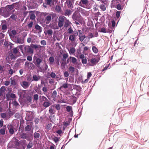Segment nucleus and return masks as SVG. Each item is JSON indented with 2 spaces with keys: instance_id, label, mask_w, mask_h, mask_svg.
I'll list each match as a JSON object with an SVG mask.
<instances>
[{
  "instance_id": "obj_1",
  "label": "nucleus",
  "mask_w": 149,
  "mask_h": 149,
  "mask_svg": "<svg viewBox=\"0 0 149 149\" xmlns=\"http://www.w3.org/2000/svg\"><path fill=\"white\" fill-rule=\"evenodd\" d=\"M18 47L22 52L24 55L33 54V49L29 46L21 45Z\"/></svg>"
},
{
  "instance_id": "obj_2",
  "label": "nucleus",
  "mask_w": 149,
  "mask_h": 149,
  "mask_svg": "<svg viewBox=\"0 0 149 149\" xmlns=\"http://www.w3.org/2000/svg\"><path fill=\"white\" fill-rule=\"evenodd\" d=\"M42 62V58L38 57L36 55H34L33 57V63L38 68H40V64Z\"/></svg>"
},
{
  "instance_id": "obj_3",
  "label": "nucleus",
  "mask_w": 149,
  "mask_h": 149,
  "mask_svg": "<svg viewBox=\"0 0 149 149\" xmlns=\"http://www.w3.org/2000/svg\"><path fill=\"white\" fill-rule=\"evenodd\" d=\"M78 33L77 31H74L73 33L70 35L69 36V40L72 42L73 43L76 39V37Z\"/></svg>"
},
{
  "instance_id": "obj_4",
  "label": "nucleus",
  "mask_w": 149,
  "mask_h": 149,
  "mask_svg": "<svg viewBox=\"0 0 149 149\" xmlns=\"http://www.w3.org/2000/svg\"><path fill=\"white\" fill-rule=\"evenodd\" d=\"M20 137L21 139H25L28 141H31L33 139L32 136L31 137L30 136L25 133H22L20 135Z\"/></svg>"
},
{
  "instance_id": "obj_5",
  "label": "nucleus",
  "mask_w": 149,
  "mask_h": 149,
  "mask_svg": "<svg viewBox=\"0 0 149 149\" xmlns=\"http://www.w3.org/2000/svg\"><path fill=\"white\" fill-rule=\"evenodd\" d=\"M72 18L74 21H79L80 19L81 16L79 13L75 12L72 15Z\"/></svg>"
},
{
  "instance_id": "obj_6",
  "label": "nucleus",
  "mask_w": 149,
  "mask_h": 149,
  "mask_svg": "<svg viewBox=\"0 0 149 149\" xmlns=\"http://www.w3.org/2000/svg\"><path fill=\"white\" fill-rule=\"evenodd\" d=\"M88 3V0H80L79 5L81 7L85 8Z\"/></svg>"
},
{
  "instance_id": "obj_7",
  "label": "nucleus",
  "mask_w": 149,
  "mask_h": 149,
  "mask_svg": "<svg viewBox=\"0 0 149 149\" xmlns=\"http://www.w3.org/2000/svg\"><path fill=\"white\" fill-rule=\"evenodd\" d=\"M7 100L8 101L11 100V98H15L16 96L15 94L13 93H10L8 92L6 95Z\"/></svg>"
},
{
  "instance_id": "obj_8",
  "label": "nucleus",
  "mask_w": 149,
  "mask_h": 149,
  "mask_svg": "<svg viewBox=\"0 0 149 149\" xmlns=\"http://www.w3.org/2000/svg\"><path fill=\"white\" fill-rule=\"evenodd\" d=\"M99 58L98 59V58H93L90 59V62L91 63V65H90L93 66L96 65V64L99 62Z\"/></svg>"
},
{
  "instance_id": "obj_9",
  "label": "nucleus",
  "mask_w": 149,
  "mask_h": 149,
  "mask_svg": "<svg viewBox=\"0 0 149 149\" xmlns=\"http://www.w3.org/2000/svg\"><path fill=\"white\" fill-rule=\"evenodd\" d=\"M30 84V82L26 81H22L21 84V86L24 89L27 88L29 87Z\"/></svg>"
},
{
  "instance_id": "obj_10",
  "label": "nucleus",
  "mask_w": 149,
  "mask_h": 149,
  "mask_svg": "<svg viewBox=\"0 0 149 149\" xmlns=\"http://www.w3.org/2000/svg\"><path fill=\"white\" fill-rule=\"evenodd\" d=\"M73 88L74 90H75L77 91L76 93L75 94V95H76L78 92H79L81 91L82 88L79 86L76 85H73Z\"/></svg>"
},
{
  "instance_id": "obj_11",
  "label": "nucleus",
  "mask_w": 149,
  "mask_h": 149,
  "mask_svg": "<svg viewBox=\"0 0 149 149\" xmlns=\"http://www.w3.org/2000/svg\"><path fill=\"white\" fill-rule=\"evenodd\" d=\"M49 113L51 115L54 114L55 113L56 111L54 105H52L49 107Z\"/></svg>"
},
{
  "instance_id": "obj_12",
  "label": "nucleus",
  "mask_w": 149,
  "mask_h": 149,
  "mask_svg": "<svg viewBox=\"0 0 149 149\" xmlns=\"http://www.w3.org/2000/svg\"><path fill=\"white\" fill-rule=\"evenodd\" d=\"M16 4V3H13L12 5H7L6 6L5 8L6 10L8 11H10V10H11L13 9L14 7Z\"/></svg>"
},
{
  "instance_id": "obj_13",
  "label": "nucleus",
  "mask_w": 149,
  "mask_h": 149,
  "mask_svg": "<svg viewBox=\"0 0 149 149\" xmlns=\"http://www.w3.org/2000/svg\"><path fill=\"white\" fill-rule=\"evenodd\" d=\"M69 85L68 83L66 81L65 83H63L62 85L59 87V89L61 90L63 89H66L68 88Z\"/></svg>"
},
{
  "instance_id": "obj_14",
  "label": "nucleus",
  "mask_w": 149,
  "mask_h": 149,
  "mask_svg": "<svg viewBox=\"0 0 149 149\" xmlns=\"http://www.w3.org/2000/svg\"><path fill=\"white\" fill-rule=\"evenodd\" d=\"M24 39L23 37L17 38L15 42L16 43L23 44L24 43Z\"/></svg>"
},
{
  "instance_id": "obj_15",
  "label": "nucleus",
  "mask_w": 149,
  "mask_h": 149,
  "mask_svg": "<svg viewBox=\"0 0 149 149\" xmlns=\"http://www.w3.org/2000/svg\"><path fill=\"white\" fill-rule=\"evenodd\" d=\"M77 98L74 96H72L70 99V104H73L75 103L77 101Z\"/></svg>"
},
{
  "instance_id": "obj_16",
  "label": "nucleus",
  "mask_w": 149,
  "mask_h": 149,
  "mask_svg": "<svg viewBox=\"0 0 149 149\" xmlns=\"http://www.w3.org/2000/svg\"><path fill=\"white\" fill-rule=\"evenodd\" d=\"M7 126L10 134H13L15 132L13 129L14 127L11 125H8Z\"/></svg>"
},
{
  "instance_id": "obj_17",
  "label": "nucleus",
  "mask_w": 149,
  "mask_h": 149,
  "mask_svg": "<svg viewBox=\"0 0 149 149\" xmlns=\"http://www.w3.org/2000/svg\"><path fill=\"white\" fill-rule=\"evenodd\" d=\"M66 111L70 112V114H72L73 111L72 110V107L70 106H68L66 107Z\"/></svg>"
},
{
  "instance_id": "obj_18",
  "label": "nucleus",
  "mask_w": 149,
  "mask_h": 149,
  "mask_svg": "<svg viewBox=\"0 0 149 149\" xmlns=\"http://www.w3.org/2000/svg\"><path fill=\"white\" fill-rule=\"evenodd\" d=\"M51 103L48 100V101L44 102L43 104V106L44 107L46 108L49 107L51 105Z\"/></svg>"
},
{
  "instance_id": "obj_19",
  "label": "nucleus",
  "mask_w": 149,
  "mask_h": 149,
  "mask_svg": "<svg viewBox=\"0 0 149 149\" xmlns=\"http://www.w3.org/2000/svg\"><path fill=\"white\" fill-rule=\"evenodd\" d=\"M68 54L67 53L64 54L63 55V57L64 59H62V60L63 61H64V62H63L61 64V65H65L66 64L65 62L64 61V59H65L67 58L68 57Z\"/></svg>"
},
{
  "instance_id": "obj_20",
  "label": "nucleus",
  "mask_w": 149,
  "mask_h": 149,
  "mask_svg": "<svg viewBox=\"0 0 149 149\" xmlns=\"http://www.w3.org/2000/svg\"><path fill=\"white\" fill-rule=\"evenodd\" d=\"M75 69L74 67L70 66L69 67L68 70L70 74H72L74 72Z\"/></svg>"
},
{
  "instance_id": "obj_21",
  "label": "nucleus",
  "mask_w": 149,
  "mask_h": 149,
  "mask_svg": "<svg viewBox=\"0 0 149 149\" xmlns=\"http://www.w3.org/2000/svg\"><path fill=\"white\" fill-rule=\"evenodd\" d=\"M41 77L40 76H37L36 75H34L32 77L33 81H38L40 78Z\"/></svg>"
},
{
  "instance_id": "obj_22",
  "label": "nucleus",
  "mask_w": 149,
  "mask_h": 149,
  "mask_svg": "<svg viewBox=\"0 0 149 149\" xmlns=\"http://www.w3.org/2000/svg\"><path fill=\"white\" fill-rule=\"evenodd\" d=\"M55 11L56 12L59 13L61 12V8L59 6L57 5L55 8Z\"/></svg>"
},
{
  "instance_id": "obj_23",
  "label": "nucleus",
  "mask_w": 149,
  "mask_h": 149,
  "mask_svg": "<svg viewBox=\"0 0 149 149\" xmlns=\"http://www.w3.org/2000/svg\"><path fill=\"white\" fill-rule=\"evenodd\" d=\"M51 19L52 18L49 14L45 17V20L47 21L46 22V23L47 24H49L51 21Z\"/></svg>"
},
{
  "instance_id": "obj_24",
  "label": "nucleus",
  "mask_w": 149,
  "mask_h": 149,
  "mask_svg": "<svg viewBox=\"0 0 149 149\" xmlns=\"http://www.w3.org/2000/svg\"><path fill=\"white\" fill-rule=\"evenodd\" d=\"M29 15L30 19L32 20H34L35 19L36 16L33 11H31L30 12Z\"/></svg>"
},
{
  "instance_id": "obj_25",
  "label": "nucleus",
  "mask_w": 149,
  "mask_h": 149,
  "mask_svg": "<svg viewBox=\"0 0 149 149\" xmlns=\"http://www.w3.org/2000/svg\"><path fill=\"white\" fill-rule=\"evenodd\" d=\"M46 35L48 34L49 36H52L53 34V31L51 29H49L45 32Z\"/></svg>"
},
{
  "instance_id": "obj_26",
  "label": "nucleus",
  "mask_w": 149,
  "mask_h": 149,
  "mask_svg": "<svg viewBox=\"0 0 149 149\" xmlns=\"http://www.w3.org/2000/svg\"><path fill=\"white\" fill-rule=\"evenodd\" d=\"M38 131L37 132H35L33 134V137L34 139H38L40 137V134L38 132Z\"/></svg>"
},
{
  "instance_id": "obj_27",
  "label": "nucleus",
  "mask_w": 149,
  "mask_h": 149,
  "mask_svg": "<svg viewBox=\"0 0 149 149\" xmlns=\"http://www.w3.org/2000/svg\"><path fill=\"white\" fill-rule=\"evenodd\" d=\"M56 95L57 92L55 90L53 91L52 94L53 99L54 101H56Z\"/></svg>"
},
{
  "instance_id": "obj_28",
  "label": "nucleus",
  "mask_w": 149,
  "mask_h": 149,
  "mask_svg": "<svg viewBox=\"0 0 149 149\" xmlns=\"http://www.w3.org/2000/svg\"><path fill=\"white\" fill-rule=\"evenodd\" d=\"M39 98H40V100H41V102H42V101L45 102L46 101H48V100L44 96H40Z\"/></svg>"
},
{
  "instance_id": "obj_29",
  "label": "nucleus",
  "mask_w": 149,
  "mask_h": 149,
  "mask_svg": "<svg viewBox=\"0 0 149 149\" xmlns=\"http://www.w3.org/2000/svg\"><path fill=\"white\" fill-rule=\"evenodd\" d=\"M10 84L11 85L15 86L16 84V81L15 79L11 77L10 79Z\"/></svg>"
},
{
  "instance_id": "obj_30",
  "label": "nucleus",
  "mask_w": 149,
  "mask_h": 149,
  "mask_svg": "<svg viewBox=\"0 0 149 149\" xmlns=\"http://www.w3.org/2000/svg\"><path fill=\"white\" fill-rule=\"evenodd\" d=\"M12 51L13 53L15 54H17L19 52V49H18L17 47L13 48L12 49Z\"/></svg>"
},
{
  "instance_id": "obj_31",
  "label": "nucleus",
  "mask_w": 149,
  "mask_h": 149,
  "mask_svg": "<svg viewBox=\"0 0 149 149\" xmlns=\"http://www.w3.org/2000/svg\"><path fill=\"white\" fill-rule=\"evenodd\" d=\"M26 80L29 82H30L31 84V82L33 81L32 77L31 75H28L26 77Z\"/></svg>"
},
{
  "instance_id": "obj_32",
  "label": "nucleus",
  "mask_w": 149,
  "mask_h": 149,
  "mask_svg": "<svg viewBox=\"0 0 149 149\" xmlns=\"http://www.w3.org/2000/svg\"><path fill=\"white\" fill-rule=\"evenodd\" d=\"M92 49L93 52L95 54H97L98 52V50L97 48L95 46H93L92 47Z\"/></svg>"
},
{
  "instance_id": "obj_33",
  "label": "nucleus",
  "mask_w": 149,
  "mask_h": 149,
  "mask_svg": "<svg viewBox=\"0 0 149 149\" xmlns=\"http://www.w3.org/2000/svg\"><path fill=\"white\" fill-rule=\"evenodd\" d=\"M70 22L69 21V20L66 19V20L65 21L64 23V27H68L70 24Z\"/></svg>"
},
{
  "instance_id": "obj_34",
  "label": "nucleus",
  "mask_w": 149,
  "mask_h": 149,
  "mask_svg": "<svg viewBox=\"0 0 149 149\" xmlns=\"http://www.w3.org/2000/svg\"><path fill=\"white\" fill-rule=\"evenodd\" d=\"M71 60V62L73 63H75L77 62V59L74 57L70 56L69 58Z\"/></svg>"
},
{
  "instance_id": "obj_35",
  "label": "nucleus",
  "mask_w": 149,
  "mask_h": 149,
  "mask_svg": "<svg viewBox=\"0 0 149 149\" xmlns=\"http://www.w3.org/2000/svg\"><path fill=\"white\" fill-rule=\"evenodd\" d=\"M35 29L37 30H39V31L41 32L42 31V28L39 26L38 24H36L35 26Z\"/></svg>"
},
{
  "instance_id": "obj_36",
  "label": "nucleus",
  "mask_w": 149,
  "mask_h": 149,
  "mask_svg": "<svg viewBox=\"0 0 149 149\" xmlns=\"http://www.w3.org/2000/svg\"><path fill=\"white\" fill-rule=\"evenodd\" d=\"M75 49L74 47H71L70 50L69 51V53L71 54H73L74 53V52H75Z\"/></svg>"
},
{
  "instance_id": "obj_37",
  "label": "nucleus",
  "mask_w": 149,
  "mask_h": 149,
  "mask_svg": "<svg viewBox=\"0 0 149 149\" xmlns=\"http://www.w3.org/2000/svg\"><path fill=\"white\" fill-rule=\"evenodd\" d=\"M65 19H66L65 17L63 16H61L59 17L58 18V21L63 22Z\"/></svg>"
},
{
  "instance_id": "obj_38",
  "label": "nucleus",
  "mask_w": 149,
  "mask_h": 149,
  "mask_svg": "<svg viewBox=\"0 0 149 149\" xmlns=\"http://www.w3.org/2000/svg\"><path fill=\"white\" fill-rule=\"evenodd\" d=\"M45 1L47 5H50L51 3L53 5L52 0H45Z\"/></svg>"
},
{
  "instance_id": "obj_39",
  "label": "nucleus",
  "mask_w": 149,
  "mask_h": 149,
  "mask_svg": "<svg viewBox=\"0 0 149 149\" xmlns=\"http://www.w3.org/2000/svg\"><path fill=\"white\" fill-rule=\"evenodd\" d=\"M29 68L31 70H33L35 68V65L33 63L30 62V64Z\"/></svg>"
},
{
  "instance_id": "obj_40",
  "label": "nucleus",
  "mask_w": 149,
  "mask_h": 149,
  "mask_svg": "<svg viewBox=\"0 0 149 149\" xmlns=\"http://www.w3.org/2000/svg\"><path fill=\"white\" fill-rule=\"evenodd\" d=\"M55 60L53 56H51L49 58V61L50 63L53 64Z\"/></svg>"
},
{
  "instance_id": "obj_41",
  "label": "nucleus",
  "mask_w": 149,
  "mask_h": 149,
  "mask_svg": "<svg viewBox=\"0 0 149 149\" xmlns=\"http://www.w3.org/2000/svg\"><path fill=\"white\" fill-rule=\"evenodd\" d=\"M100 8L103 11H104L106 10V7L104 4H101L100 6Z\"/></svg>"
},
{
  "instance_id": "obj_42",
  "label": "nucleus",
  "mask_w": 149,
  "mask_h": 149,
  "mask_svg": "<svg viewBox=\"0 0 149 149\" xmlns=\"http://www.w3.org/2000/svg\"><path fill=\"white\" fill-rule=\"evenodd\" d=\"M25 129L26 131H30L31 130V127L29 125H27L25 127Z\"/></svg>"
},
{
  "instance_id": "obj_43",
  "label": "nucleus",
  "mask_w": 149,
  "mask_h": 149,
  "mask_svg": "<svg viewBox=\"0 0 149 149\" xmlns=\"http://www.w3.org/2000/svg\"><path fill=\"white\" fill-rule=\"evenodd\" d=\"M2 29L3 30V32H4L7 29V26L6 24H3L2 26Z\"/></svg>"
},
{
  "instance_id": "obj_44",
  "label": "nucleus",
  "mask_w": 149,
  "mask_h": 149,
  "mask_svg": "<svg viewBox=\"0 0 149 149\" xmlns=\"http://www.w3.org/2000/svg\"><path fill=\"white\" fill-rule=\"evenodd\" d=\"M53 105L54 106V108H55L57 110H59L60 109L61 107L60 104H54V105Z\"/></svg>"
},
{
  "instance_id": "obj_45",
  "label": "nucleus",
  "mask_w": 149,
  "mask_h": 149,
  "mask_svg": "<svg viewBox=\"0 0 149 149\" xmlns=\"http://www.w3.org/2000/svg\"><path fill=\"white\" fill-rule=\"evenodd\" d=\"M33 143L31 141L30 142L27 146V148L28 149L31 148L33 146Z\"/></svg>"
},
{
  "instance_id": "obj_46",
  "label": "nucleus",
  "mask_w": 149,
  "mask_h": 149,
  "mask_svg": "<svg viewBox=\"0 0 149 149\" xmlns=\"http://www.w3.org/2000/svg\"><path fill=\"white\" fill-rule=\"evenodd\" d=\"M50 15L51 18H52V19H55L56 18V15L55 13H51L50 14Z\"/></svg>"
},
{
  "instance_id": "obj_47",
  "label": "nucleus",
  "mask_w": 149,
  "mask_h": 149,
  "mask_svg": "<svg viewBox=\"0 0 149 149\" xmlns=\"http://www.w3.org/2000/svg\"><path fill=\"white\" fill-rule=\"evenodd\" d=\"M17 18V16L14 14H12L10 17V18L15 21Z\"/></svg>"
},
{
  "instance_id": "obj_48",
  "label": "nucleus",
  "mask_w": 149,
  "mask_h": 149,
  "mask_svg": "<svg viewBox=\"0 0 149 149\" xmlns=\"http://www.w3.org/2000/svg\"><path fill=\"white\" fill-rule=\"evenodd\" d=\"M71 14V10H66L65 15L66 16H69Z\"/></svg>"
},
{
  "instance_id": "obj_49",
  "label": "nucleus",
  "mask_w": 149,
  "mask_h": 149,
  "mask_svg": "<svg viewBox=\"0 0 149 149\" xmlns=\"http://www.w3.org/2000/svg\"><path fill=\"white\" fill-rule=\"evenodd\" d=\"M33 99L36 101L38 100L39 99L38 95L37 94L34 95H33Z\"/></svg>"
},
{
  "instance_id": "obj_50",
  "label": "nucleus",
  "mask_w": 149,
  "mask_h": 149,
  "mask_svg": "<svg viewBox=\"0 0 149 149\" xmlns=\"http://www.w3.org/2000/svg\"><path fill=\"white\" fill-rule=\"evenodd\" d=\"M0 133L2 135H4L5 133V130L4 128H1L0 130Z\"/></svg>"
},
{
  "instance_id": "obj_51",
  "label": "nucleus",
  "mask_w": 149,
  "mask_h": 149,
  "mask_svg": "<svg viewBox=\"0 0 149 149\" xmlns=\"http://www.w3.org/2000/svg\"><path fill=\"white\" fill-rule=\"evenodd\" d=\"M50 76L52 78H54L56 77V75L55 73L52 72L50 74Z\"/></svg>"
},
{
  "instance_id": "obj_52",
  "label": "nucleus",
  "mask_w": 149,
  "mask_h": 149,
  "mask_svg": "<svg viewBox=\"0 0 149 149\" xmlns=\"http://www.w3.org/2000/svg\"><path fill=\"white\" fill-rule=\"evenodd\" d=\"M68 33L69 34H72V33L74 32H73V30L72 29L71 27H70L69 28L68 30Z\"/></svg>"
},
{
  "instance_id": "obj_53",
  "label": "nucleus",
  "mask_w": 149,
  "mask_h": 149,
  "mask_svg": "<svg viewBox=\"0 0 149 149\" xmlns=\"http://www.w3.org/2000/svg\"><path fill=\"white\" fill-rule=\"evenodd\" d=\"M15 144L16 146H20V143L19 141L17 139H16L15 141Z\"/></svg>"
},
{
  "instance_id": "obj_54",
  "label": "nucleus",
  "mask_w": 149,
  "mask_h": 149,
  "mask_svg": "<svg viewBox=\"0 0 149 149\" xmlns=\"http://www.w3.org/2000/svg\"><path fill=\"white\" fill-rule=\"evenodd\" d=\"M121 13V11H117L116 13V16L117 18H119L120 17V15Z\"/></svg>"
},
{
  "instance_id": "obj_55",
  "label": "nucleus",
  "mask_w": 149,
  "mask_h": 149,
  "mask_svg": "<svg viewBox=\"0 0 149 149\" xmlns=\"http://www.w3.org/2000/svg\"><path fill=\"white\" fill-rule=\"evenodd\" d=\"M30 64V62L27 61L25 62L24 65L26 67L29 68Z\"/></svg>"
},
{
  "instance_id": "obj_56",
  "label": "nucleus",
  "mask_w": 149,
  "mask_h": 149,
  "mask_svg": "<svg viewBox=\"0 0 149 149\" xmlns=\"http://www.w3.org/2000/svg\"><path fill=\"white\" fill-rule=\"evenodd\" d=\"M108 28V30L107 32H108V33H111L113 29V28L111 26H109Z\"/></svg>"
},
{
  "instance_id": "obj_57",
  "label": "nucleus",
  "mask_w": 149,
  "mask_h": 149,
  "mask_svg": "<svg viewBox=\"0 0 149 149\" xmlns=\"http://www.w3.org/2000/svg\"><path fill=\"white\" fill-rule=\"evenodd\" d=\"M6 90V89L5 86H2L0 88V91L3 93Z\"/></svg>"
},
{
  "instance_id": "obj_58",
  "label": "nucleus",
  "mask_w": 149,
  "mask_h": 149,
  "mask_svg": "<svg viewBox=\"0 0 149 149\" xmlns=\"http://www.w3.org/2000/svg\"><path fill=\"white\" fill-rule=\"evenodd\" d=\"M58 25L59 27L61 28L63 26V22L58 21Z\"/></svg>"
},
{
  "instance_id": "obj_59",
  "label": "nucleus",
  "mask_w": 149,
  "mask_h": 149,
  "mask_svg": "<svg viewBox=\"0 0 149 149\" xmlns=\"http://www.w3.org/2000/svg\"><path fill=\"white\" fill-rule=\"evenodd\" d=\"M41 46L40 45H33V47L35 49L40 47Z\"/></svg>"
},
{
  "instance_id": "obj_60",
  "label": "nucleus",
  "mask_w": 149,
  "mask_h": 149,
  "mask_svg": "<svg viewBox=\"0 0 149 149\" xmlns=\"http://www.w3.org/2000/svg\"><path fill=\"white\" fill-rule=\"evenodd\" d=\"M27 60L29 61H31L32 60L31 56H28L26 57Z\"/></svg>"
},
{
  "instance_id": "obj_61",
  "label": "nucleus",
  "mask_w": 149,
  "mask_h": 149,
  "mask_svg": "<svg viewBox=\"0 0 149 149\" xmlns=\"http://www.w3.org/2000/svg\"><path fill=\"white\" fill-rule=\"evenodd\" d=\"M68 6L69 8H72V3L70 1H69L68 3Z\"/></svg>"
},
{
  "instance_id": "obj_62",
  "label": "nucleus",
  "mask_w": 149,
  "mask_h": 149,
  "mask_svg": "<svg viewBox=\"0 0 149 149\" xmlns=\"http://www.w3.org/2000/svg\"><path fill=\"white\" fill-rule=\"evenodd\" d=\"M33 23V22H30V23L27 25L28 27L29 28H31L32 26Z\"/></svg>"
},
{
  "instance_id": "obj_63",
  "label": "nucleus",
  "mask_w": 149,
  "mask_h": 149,
  "mask_svg": "<svg viewBox=\"0 0 149 149\" xmlns=\"http://www.w3.org/2000/svg\"><path fill=\"white\" fill-rule=\"evenodd\" d=\"M1 116L2 118H5L6 116V113H2L1 114Z\"/></svg>"
},
{
  "instance_id": "obj_64",
  "label": "nucleus",
  "mask_w": 149,
  "mask_h": 149,
  "mask_svg": "<svg viewBox=\"0 0 149 149\" xmlns=\"http://www.w3.org/2000/svg\"><path fill=\"white\" fill-rule=\"evenodd\" d=\"M40 43L42 45H46V42L44 40L41 41Z\"/></svg>"
}]
</instances>
